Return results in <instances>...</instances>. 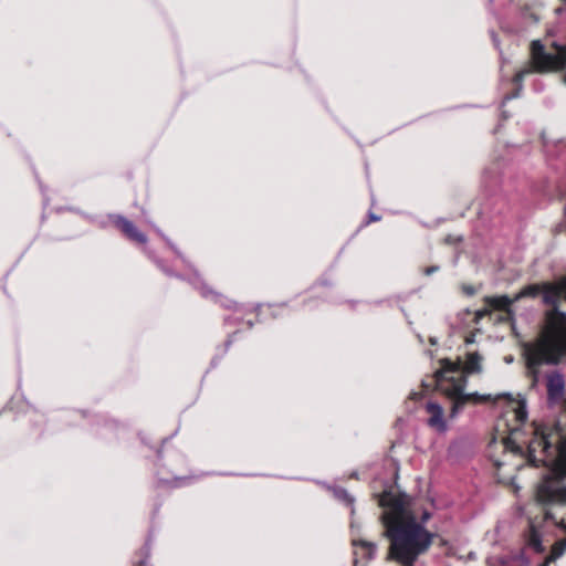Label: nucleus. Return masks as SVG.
Returning <instances> with one entry per match:
<instances>
[{"mask_svg": "<svg viewBox=\"0 0 566 566\" xmlns=\"http://www.w3.org/2000/svg\"><path fill=\"white\" fill-rule=\"evenodd\" d=\"M440 368L436 371L434 382L437 389L446 396L451 402V416L468 402H483L491 399V396H480L475 394H465V375L479 374L482 371V357L478 353H469L462 361L458 359L452 361L443 359L440 361Z\"/></svg>", "mask_w": 566, "mask_h": 566, "instance_id": "nucleus-3", "label": "nucleus"}, {"mask_svg": "<svg viewBox=\"0 0 566 566\" xmlns=\"http://www.w3.org/2000/svg\"><path fill=\"white\" fill-rule=\"evenodd\" d=\"M117 224L120 228V230L132 240H135L136 242L139 243H144L146 241V237L143 233H140L130 221L122 217H118Z\"/></svg>", "mask_w": 566, "mask_h": 566, "instance_id": "nucleus-9", "label": "nucleus"}, {"mask_svg": "<svg viewBox=\"0 0 566 566\" xmlns=\"http://www.w3.org/2000/svg\"><path fill=\"white\" fill-rule=\"evenodd\" d=\"M379 505L384 509V535L389 539L387 559L401 566H413L433 539V534L424 528L430 514L407 494L386 492L380 496Z\"/></svg>", "mask_w": 566, "mask_h": 566, "instance_id": "nucleus-2", "label": "nucleus"}, {"mask_svg": "<svg viewBox=\"0 0 566 566\" xmlns=\"http://www.w3.org/2000/svg\"><path fill=\"white\" fill-rule=\"evenodd\" d=\"M563 82L566 84V75L564 76Z\"/></svg>", "mask_w": 566, "mask_h": 566, "instance_id": "nucleus-14", "label": "nucleus"}, {"mask_svg": "<svg viewBox=\"0 0 566 566\" xmlns=\"http://www.w3.org/2000/svg\"><path fill=\"white\" fill-rule=\"evenodd\" d=\"M371 220H378V218L376 216H370Z\"/></svg>", "mask_w": 566, "mask_h": 566, "instance_id": "nucleus-13", "label": "nucleus"}, {"mask_svg": "<svg viewBox=\"0 0 566 566\" xmlns=\"http://www.w3.org/2000/svg\"><path fill=\"white\" fill-rule=\"evenodd\" d=\"M509 398L510 410L506 417L514 420L515 424L507 426L509 436L502 438L505 450L524 455L523 446L526 444L524 432L520 426L526 420L525 401L518 395ZM509 421V419L506 420ZM533 438L527 442L528 462L534 465L543 464L549 468L551 473L538 485L536 492L537 501L544 506V517L531 520L530 531L526 535V546L534 552L542 553L551 543L548 534L549 526L560 527L566 531V486L563 479L566 478V434L558 427L547 428L545 426H533ZM566 549V537L552 545L551 554L542 566H548L563 555Z\"/></svg>", "mask_w": 566, "mask_h": 566, "instance_id": "nucleus-1", "label": "nucleus"}, {"mask_svg": "<svg viewBox=\"0 0 566 566\" xmlns=\"http://www.w3.org/2000/svg\"><path fill=\"white\" fill-rule=\"evenodd\" d=\"M417 397H418V394H416V392L411 394V396H410L411 399H417Z\"/></svg>", "mask_w": 566, "mask_h": 566, "instance_id": "nucleus-12", "label": "nucleus"}, {"mask_svg": "<svg viewBox=\"0 0 566 566\" xmlns=\"http://www.w3.org/2000/svg\"><path fill=\"white\" fill-rule=\"evenodd\" d=\"M354 546V555H355V563H357L358 557H366L371 558L374 555V552L376 549V545L371 542L363 541V539H356L353 538L352 541Z\"/></svg>", "mask_w": 566, "mask_h": 566, "instance_id": "nucleus-8", "label": "nucleus"}, {"mask_svg": "<svg viewBox=\"0 0 566 566\" xmlns=\"http://www.w3.org/2000/svg\"><path fill=\"white\" fill-rule=\"evenodd\" d=\"M537 294H542L544 302L551 305H555L560 298L566 300V279L558 284L545 283L542 285H528L518 292L513 300L503 295L489 297L486 298V303L492 308L506 311L513 302L522 297L535 296Z\"/></svg>", "mask_w": 566, "mask_h": 566, "instance_id": "nucleus-5", "label": "nucleus"}, {"mask_svg": "<svg viewBox=\"0 0 566 566\" xmlns=\"http://www.w3.org/2000/svg\"><path fill=\"white\" fill-rule=\"evenodd\" d=\"M426 410L429 415L427 420L429 427L436 431H444L447 429V422L443 408L440 405L430 401L427 403Z\"/></svg>", "mask_w": 566, "mask_h": 566, "instance_id": "nucleus-6", "label": "nucleus"}, {"mask_svg": "<svg viewBox=\"0 0 566 566\" xmlns=\"http://www.w3.org/2000/svg\"><path fill=\"white\" fill-rule=\"evenodd\" d=\"M560 4L555 9L556 14H562L566 11V0H559Z\"/></svg>", "mask_w": 566, "mask_h": 566, "instance_id": "nucleus-10", "label": "nucleus"}, {"mask_svg": "<svg viewBox=\"0 0 566 566\" xmlns=\"http://www.w3.org/2000/svg\"><path fill=\"white\" fill-rule=\"evenodd\" d=\"M565 381L558 373H552L547 378V392L552 400L560 398L564 391Z\"/></svg>", "mask_w": 566, "mask_h": 566, "instance_id": "nucleus-7", "label": "nucleus"}, {"mask_svg": "<svg viewBox=\"0 0 566 566\" xmlns=\"http://www.w3.org/2000/svg\"><path fill=\"white\" fill-rule=\"evenodd\" d=\"M527 370L533 385L538 380V367L555 364L566 354V315L556 308L547 314V325L541 337L524 349Z\"/></svg>", "mask_w": 566, "mask_h": 566, "instance_id": "nucleus-4", "label": "nucleus"}, {"mask_svg": "<svg viewBox=\"0 0 566 566\" xmlns=\"http://www.w3.org/2000/svg\"><path fill=\"white\" fill-rule=\"evenodd\" d=\"M437 271H438V266H429V268L424 269V274L430 275Z\"/></svg>", "mask_w": 566, "mask_h": 566, "instance_id": "nucleus-11", "label": "nucleus"}]
</instances>
